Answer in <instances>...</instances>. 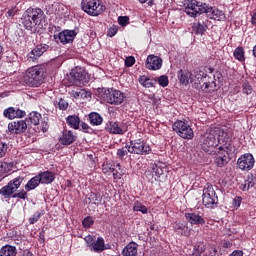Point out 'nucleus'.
Segmentation results:
<instances>
[{
  "instance_id": "obj_40",
  "label": "nucleus",
  "mask_w": 256,
  "mask_h": 256,
  "mask_svg": "<svg viewBox=\"0 0 256 256\" xmlns=\"http://www.w3.org/2000/svg\"><path fill=\"white\" fill-rule=\"evenodd\" d=\"M56 104L60 111H67L69 108V103L63 98H59L58 101H56Z\"/></svg>"
},
{
  "instance_id": "obj_8",
  "label": "nucleus",
  "mask_w": 256,
  "mask_h": 256,
  "mask_svg": "<svg viewBox=\"0 0 256 256\" xmlns=\"http://www.w3.org/2000/svg\"><path fill=\"white\" fill-rule=\"evenodd\" d=\"M202 203L206 209H215L219 205V197L213 188V185L206 184L203 189Z\"/></svg>"
},
{
  "instance_id": "obj_32",
  "label": "nucleus",
  "mask_w": 256,
  "mask_h": 256,
  "mask_svg": "<svg viewBox=\"0 0 256 256\" xmlns=\"http://www.w3.org/2000/svg\"><path fill=\"white\" fill-rule=\"evenodd\" d=\"M123 256H137V243H129L122 251Z\"/></svg>"
},
{
  "instance_id": "obj_19",
  "label": "nucleus",
  "mask_w": 256,
  "mask_h": 256,
  "mask_svg": "<svg viewBox=\"0 0 256 256\" xmlns=\"http://www.w3.org/2000/svg\"><path fill=\"white\" fill-rule=\"evenodd\" d=\"M27 131V122L25 120L12 121L8 124V132L11 135H21Z\"/></svg>"
},
{
  "instance_id": "obj_12",
  "label": "nucleus",
  "mask_w": 256,
  "mask_h": 256,
  "mask_svg": "<svg viewBox=\"0 0 256 256\" xmlns=\"http://www.w3.org/2000/svg\"><path fill=\"white\" fill-rule=\"evenodd\" d=\"M70 81L76 87H83L89 83V73L85 68L76 67L70 72Z\"/></svg>"
},
{
  "instance_id": "obj_60",
  "label": "nucleus",
  "mask_w": 256,
  "mask_h": 256,
  "mask_svg": "<svg viewBox=\"0 0 256 256\" xmlns=\"http://www.w3.org/2000/svg\"><path fill=\"white\" fill-rule=\"evenodd\" d=\"M229 256H243V251L241 250H234Z\"/></svg>"
},
{
  "instance_id": "obj_63",
  "label": "nucleus",
  "mask_w": 256,
  "mask_h": 256,
  "mask_svg": "<svg viewBox=\"0 0 256 256\" xmlns=\"http://www.w3.org/2000/svg\"><path fill=\"white\" fill-rule=\"evenodd\" d=\"M22 256H33V253L29 250H25L22 254Z\"/></svg>"
},
{
  "instance_id": "obj_3",
  "label": "nucleus",
  "mask_w": 256,
  "mask_h": 256,
  "mask_svg": "<svg viewBox=\"0 0 256 256\" xmlns=\"http://www.w3.org/2000/svg\"><path fill=\"white\" fill-rule=\"evenodd\" d=\"M43 19H45V12L41 8H28L22 16V25L27 31H32L34 27H39Z\"/></svg>"
},
{
  "instance_id": "obj_50",
  "label": "nucleus",
  "mask_w": 256,
  "mask_h": 256,
  "mask_svg": "<svg viewBox=\"0 0 256 256\" xmlns=\"http://www.w3.org/2000/svg\"><path fill=\"white\" fill-rule=\"evenodd\" d=\"M84 241H85L87 247H89L90 249H91L92 245L95 243V239L91 235L86 236L84 238Z\"/></svg>"
},
{
  "instance_id": "obj_7",
  "label": "nucleus",
  "mask_w": 256,
  "mask_h": 256,
  "mask_svg": "<svg viewBox=\"0 0 256 256\" xmlns=\"http://www.w3.org/2000/svg\"><path fill=\"white\" fill-rule=\"evenodd\" d=\"M207 9V3L200 2L198 0H185L184 1V12L188 17L196 18L199 15H203Z\"/></svg>"
},
{
  "instance_id": "obj_55",
  "label": "nucleus",
  "mask_w": 256,
  "mask_h": 256,
  "mask_svg": "<svg viewBox=\"0 0 256 256\" xmlns=\"http://www.w3.org/2000/svg\"><path fill=\"white\" fill-rule=\"evenodd\" d=\"M7 167H9V163L7 162H4L0 165V177H4L5 169H7Z\"/></svg>"
},
{
  "instance_id": "obj_25",
  "label": "nucleus",
  "mask_w": 256,
  "mask_h": 256,
  "mask_svg": "<svg viewBox=\"0 0 256 256\" xmlns=\"http://www.w3.org/2000/svg\"><path fill=\"white\" fill-rule=\"evenodd\" d=\"M7 119H23L27 113L19 108L9 107L3 112Z\"/></svg>"
},
{
  "instance_id": "obj_10",
  "label": "nucleus",
  "mask_w": 256,
  "mask_h": 256,
  "mask_svg": "<svg viewBox=\"0 0 256 256\" xmlns=\"http://www.w3.org/2000/svg\"><path fill=\"white\" fill-rule=\"evenodd\" d=\"M172 129L182 139H193V137H195L193 128H191V125H189V122L186 120L175 121Z\"/></svg>"
},
{
  "instance_id": "obj_20",
  "label": "nucleus",
  "mask_w": 256,
  "mask_h": 256,
  "mask_svg": "<svg viewBox=\"0 0 256 256\" xmlns=\"http://www.w3.org/2000/svg\"><path fill=\"white\" fill-rule=\"evenodd\" d=\"M47 51H49V45L38 44L30 53H28L27 59L28 61L35 63V61H37L43 53H47Z\"/></svg>"
},
{
  "instance_id": "obj_9",
  "label": "nucleus",
  "mask_w": 256,
  "mask_h": 256,
  "mask_svg": "<svg viewBox=\"0 0 256 256\" xmlns=\"http://www.w3.org/2000/svg\"><path fill=\"white\" fill-rule=\"evenodd\" d=\"M101 99L105 101V103H109V105H121L126 99L125 93L109 88L104 90L101 94Z\"/></svg>"
},
{
  "instance_id": "obj_46",
  "label": "nucleus",
  "mask_w": 256,
  "mask_h": 256,
  "mask_svg": "<svg viewBox=\"0 0 256 256\" xmlns=\"http://www.w3.org/2000/svg\"><path fill=\"white\" fill-rule=\"evenodd\" d=\"M252 187H253V186H252V184L250 183V181H249L248 179H246V180L244 181V183L239 186V189H240L241 191H249L250 189H252Z\"/></svg>"
},
{
  "instance_id": "obj_35",
  "label": "nucleus",
  "mask_w": 256,
  "mask_h": 256,
  "mask_svg": "<svg viewBox=\"0 0 256 256\" xmlns=\"http://www.w3.org/2000/svg\"><path fill=\"white\" fill-rule=\"evenodd\" d=\"M2 256H17V248L12 245H5L0 249Z\"/></svg>"
},
{
  "instance_id": "obj_62",
  "label": "nucleus",
  "mask_w": 256,
  "mask_h": 256,
  "mask_svg": "<svg viewBox=\"0 0 256 256\" xmlns=\"http://www.w3.org/2000/svg\"><path fill=\"white\" fill-rule=\"evenodd\" d=\"M114 179H121V173L115 172V169H112Z\"/></svg>"
},
{
  "instance_id": "obj_36",
  "label": "nucleus",
  "mask_w": 256,
  "mask_h": 256,
  "mask_svg": "<svg viewBox=\"0 0 256 256\" xmlns=\"http://www.w3.org/2000/svg\"><path fill=\"white\" fill-rule=\"evenodd\" d=\"M205 31H207V25L201 22L193 23L192 33H195V35H204Z\"/></svg>"
},
{
  "instance_id": "obj_45",
  "label": "nucleus",
  "mask_w": 256,
  "mask_h": 256,
  "mask_svg": "<svg viewBox=\"0 0 256 256\" xmlns=\"http://www.w3.org/2000/svg\"><path fill=\"white\" fill-rule=\"evenodd\" d=\"M158 83L160 87H167V85H169V78L165 75H162L158 78Z\"/></svg>"
},
{
  "instance_id": "obj_2",
  "label": "nucleus",
  "mask_w": 256,
  "mask_h": 256,
  "mask_svg": "<svg viewBox=\"0 0 256 256\" xmlns=\"http://www.w3.org/2000/svg\"><path fill=\"white\" fill-rule=\"evenodd\" d=\"M21 183H23V177L21 176L12 179L7 185L0 189V195H2L4 199H11L12 197L13 199H23V201H25V199L29 197L27 191L21 190L15 193V191L21 187Z\"/></svg>"
},
{
  "instance_id": "obj_64",
  "label": "nucleus",
  "mask_w": 256,
  "mask_h": 256,
  "mask_svg": "<svg viewBox=\"0 0 256 256\" xmlns=\"http://www.w3.org/2000/svg\"><path fill=\"white\" fill-rule=\"evenodd\" d=\"M7 15L8 17H15V10H8Z\"/></svg>"
},
{
  "instance_id": "obj_44",
  "label": "nucleus",
  "mask_w": 256,
  "mask_h": 256,
  "mask_svg": "<svg viewBox=\"0 0 256 256\" xmlns=\"http://www.w3.org/2000/svg\"><path fill=\"white\" fill-rule=\"evenodd\" d=\"M80 127H81L80 130H82L83 133H89V134L94 133L93 128H91V126H89V124H87L85 122H81Z\"/></svg>"
},
{
  "instance_id": "obj_38",
  "label": "nucleus",
  "mask_w": 256,
  "mask_h": 256,
  "mask_svg": "<svg viewBox=\"0 0 256 256\" xmlns=\"http://www.w3.org/2000/svg\"><path fill=\"white\" fill-rule=\"evenodd\" d=\"M133 211H139L140 213H143V215H147L149 210L147 209V206L143 205V203L140 201H135L133 205Z\"/></svg>"
},
{
  "instance_id": "obj_59",
  "label": "nucleus",
  "mask_w": 256,
  "mask_h": 256,
  "mask_svg": "<svg viewBox=\"0 0 256 256\" xmlns=\"http://www.w3.org/2000/svg\"><path fill=\"white\" fill-rule=\"evenodd\" d=\"M218 249L217 246L213 245L209 248V255L210 256H217Z\"/></svg>"
},
{
  "instance_id": "obj_22",
  "label": "nucleus",
  "mask_w": 256,
  "mask_h": 256,
  "mask_svg": "<svg viewBox=\"0 0 256 256\" xmlns=\"http://www.w3.org/2000/svg\"><path fill=\"white\" fill-rule=\"evenodd\" d=\"M77 141V134H75L71 130H63L61 136L59 137V143L60 145H73Z\"/></svg>"
},
{
  "instance_id": "obj_61",
  "label": "nucleus",
  "mask_w": 256,
  "mask_h": 256,
  "mask_svg": "<svg viewBox=\"0 0 256 256\" xmlns=\"http://www.w3.org/2000/svg\"><path fill=\"white\" fill-rule=\"evenodd\" d=\"M232 245L233 244L231 242L225 241L223 242L222 247H224V249H231Z\"/></svg>"
},
{
  "instance_id": "obj_28",
  "label": "nucleus",
  "mask_w": 256,
  "mask_h": 256,
  "mask_svg": "<svg viewBox=\"0 0 256 256\" xmlns=\"http://www.w3.org/2000/svg\"><path fill=\"white\" fill-rule=\"evenodd\" d=\"M88 121L93 127H98V125L103 124V116L97 112H91L88 115Z\"/></svg>"
},
{
  "instance_id": "obj_21",
  "label": "nucleus",
  "mask_w": 256,
  "mask_h": 256,
  "mask_svg": "<svg viewBox=\"0 0 256 256\" xmlns=\"http://www.w3.org/2000/svg\"><path fill=\"white\" fill-rule=\"evenodd\" d=\"M205 15L209 19H214V21H225V13L215 7L206 4V9L204 11Z\"/></svg>"
},
{
  "instance_id": "obj_42",
  "label": "nucleus",
  "mask_w": 256,
  "mask_h": 256,
  "mask_svg": "<svg viewBox=\"0 0 256 256\" xmlns=\"http://www.w3.org/2000/svg\"><path fill=\"white\" fill-rule=\"evenodd\" d=\"M7 149H9L7 143L0 140V159H3V157H5V155L7 154Z\"/></svg>"
},
{
  "instance_id": "obj_47",
  "label": "nucleus",
  "mask_w": 256,
  "mask_h": 256,
  "mask_svg": "<svg viewBox=\"0 0 256 256\" xmlns=\"http://www.w3.org/2000/svg\"><path fill=\"white\" fill-rule=\"evenodd\" d=\"M127 153H129V150H127L126 147L119 148L117 150V156L119 157V159H125V156L127 155Z\"/></svg>"
},
{
  "instance_id": "obj_26",
  "label": "nucleus",
  "mask_w": 256,
  "mask_h": 256,
  "mask_svg": "<svg viewBox=\"0 0 256 256\" xmlns=\"http://www.w3.org/2000/svg\"><path fill=\"white\" fill-rule=\"evenodd\" d=\"M38 179L42 185H51L55 181V173L51 171H44L38 174Z\"/></svg>"
},
{
  "instance_id": "obj_15",
  "label": "nucleus",
  "mask_w": 256,
  "mask_h": 256,
  "mask_svg": "<svg viewBox=\"0 0 256 256\" xmlns=\"http://www.w3.org/2000/svg\"><path fill=\"white\" fill-rule=\"evenodd\" d=\"M223 79V74L217 71L214 74L208 75V80L204 82L201 89L204 93H212V91H217V81L220 82Z\"/></svg>"
},
{
  "instance_id": "obj_27",
  "label": "nucleus",
  "mask_w": 256,
  "mask_h": 256,
  "mask_svg": "<svg viewBox=\"0 0 256 256\" xmlns=\"http://www.w3.org/2000/svg\"><path fill=\"white\" fill-rule=\"evenodd\" d=\"M174 231L178 235H184V237H189V235H191V230L189 229L187 222H176L174 224Z\"/></svg>"
},
{
  "instance_id": "obj_34",
  "label": "nucleus",
  "mask_w": 256,
  "mask_h": 256,
  "mask_svg": "<svg viewBox=\"0 0 256 256\" xmlns=\"http://www.w3.org/2000/svg\"><path fill=\"white\" fill-rule=\"evenodd\" d=\"M66 123L71 129L77 130L81 124V119H79L77 115H70L66 118Z\"/></svg>"
},
{
  "instance_id": "obj_56",
  "label": "nucleus",
  "mask_w": 256,
  "mask_h": 256,
  "mask_svg": "<svg viewBox=\"0 0 256 256\" xmlns=\"http://www.w3.org/2000/svg\"><path fill=\"white\" fill-rule=\"evenodd\" d=\"M119 31V29H117V27H112L108 30V37H115V35H117V32Z\"/></svg>"
},
{
  "instance_id": "obj_58",
  "label": "nucleus",
  "mask_w": 256,
  "mask_h": 256,
  "mask_svg": "<svg viewBox=\"0 0 256 256\" xmlns=\"http://www.w3.org/2000/svg\"><path fill=\"white\" fill-rule=\"evenodd\" d=\"M247 179L250 181L253 187L256 184V174H248Z\"/></svg>"
},
{
  "instance_id": "obj_6",
  "label": "nucleus",
  "mask_w": 256,
  "mask_h": 256,
  "mask_svg": "<svg viewBox=\"0 0 256 256\" xmlns=\"http://www.w3.org/2000/svg\"><path fill=\"white\" fill-rule=\"evenodd\" d=\"M81 9L91 17H99L105 11V5L101 0H82Z\"/></svg>"
},
{
  "instance_id": "obj_11",
  "label": "nucleus",
  "mask_w": 256,
  "mask_h": 256,
  "mask_svg": "<svg viewBox=\"0 0 256 256\" xmlns=\"http://www.w3.org/2000/svg\"><path fill=\"white\" fill-rule=\"evenodd\" d=\"M125 148L128 153L134 155H149L151 153V146L141 139L130 141L125 145Z\"/></svg>"
},
{
  "instance_id": "obj_54",
  "label": "nucleus",
  "mask_w": 256,
  "mask_h": 256,
  "mask_svg": "<svg viewBox=\"0 0 256 256\" xmlns=\"http://www.w3.org/2000/svg\"><path fill=\"white\" fill-rule=\"evenodd\" d=\"M153 171H154L156 177H160L161 175H163V168L161 166L155 165L153 167Z\"/></svg>"
},
{
  "instance_id": "obj_23",
  "label": "nucleus",
  "mask_w": 256,
  "mask_h": 256,
  "mask_svg": "<svg viewBox=\"0 0 256 256\" xmlns=\"http://www.w3.org/2000/svg\"><path fill=\"white\" fill-rule=\"evenodd\" d=\"M163 67V59L155 55H149L146 59V69L159 71Z\"/></svg>"
},
{
  "instance_id": "obj_51",
  "label": "nucleus",
  "mask_w": 256,
  "mask_h": 256,
  "mask_svg": "<svg viewBox=\"0 0 256 256\" xmlns=\"http://www.w3.org/2000/svg\"><path fill=\"white\" fill-rule=\"evenodd\" d=\"M40 218H41V213L36 212V213L29 219L30 225H34V223H37Z\"/></svg>"
},
{
  "instance_id": "obj_33",
  "label": "nucleus",
  "mask_w": 256,
  "mask_h": 256,
  "mask_svg": "<svg viewBox=\"0 0 256 256\" xmlns=\"http://www.w3.org/2000/svg\"><path fill=\"white\" fill-rule=\"evenodd\" d=\"M138 81H139L140 85H143L146 89L155 87V85H157V80L151 79L147 76H140Z\"/></svg>"
},
{
  "instance_id": "obj_16",
  "label": "nucleus",
  "mask_w": 256,
  "mask_h": 256,
  "mask_svg": "<svg viewBox=\"0 0 256 256\" xmlns=\"http://www.w3.org/2000/svg\"><path fill=\"white\" fill-rule=\"evenodd\" d=\"M237 165L241 171H251L255 167V157L251 153L243 154L238 158Z\"/></svg>"
},
{
  "instance_id": "obj_17",
  "label": "nucleus",
  "mask_w": 256,
  "mask_h": 256,
  "mask_svg": "<svg viewBox=\"0 0 256 256\" xmlns=\"http://www.w3.org/2000/svg\"><path fill=\"white\" fill-rule=\"evenodd\" d=\"M128 130L127 124H119L115 121H108L105 124V131L111 135H125Z\"/></svg>"
},
{
  "instance_id": "obj_49",
  "label": "nucleus",
  "mask_w": 256,
  "mask_h": 256,
  "mask_svg": "<svg viewBox=\"0 0 256 256\" xmlns=\"http://www.w3.org/2000/svg\"><path fill=\"white\" fill-rule=\"evenodd\" d=\"M80 99H91V91L80 89Z\"/></svg>"
},
{
  "instance_id": "obj_43",
  "label": "nucleus",
  "mask_w": 256,
  "mask_h": 256,
  "mask_svg": "<svg viewBox=\"0 0 256 256\" xmlns=\"http://www.w3.org/2000/svg\"><path fill=\"white\" fill-rule=\"evenodd\" d=\"M242 91L245 95H251V93H253V87L249 82H244L242 85Z\"/></svg>"
},
{
  "instance_id": "obj_48",
  "label": "nucleus",
  "mask_w": 256,
  "mask_h": 256,
  "mask_svg": "<svg viewBox=\"0 0 256 256\" xmlns=\"http://www.w3.org/2000/svg\"><path fill=\"white\" fill-rule=\"evenodd\" d=\"M118 23L121 25V27H125L129 25V17L127 16H120L118 17Z\"/></svg>"
},
{
  "instance_id": "obj_13",
  "label": "nucleus",
  "mask_w": 256,
  "mask_h": 256,
  "mask_svg": "<svg viewBox=\"0 0 256 256\" xmlns=\"http://www.w3.org/2000/svg\"><path fill=\"white\" fill-rule=\"evenodd\" d=\"M215 69L211 67L206 68H196L191 72L192 78L191 83L194 84V87L196 89H199V85H201V82L203 85H205V81H209V75L207 73H213Z\"/></svg>"
},
{
  "instance_id": "obj_41",
  "label": "nucleus",
  "mask_w": 256,
  "mask_h": 256,
  "mask_svg": "<svg viewBox=\"0 0 256 256\" xmlns=\"http://www.w3.org/2000/svg\"><path fill=\"white\" fill-rule=\"evenodd\" d=\"M93 223H95V221L93 220V217H91V216H87L82 221V225L85 229H89V227H91L93 225Z\"/></svg>"
},
{
  "instance_id": "obj_37",
  "label": "nucleus",
  "mask_w": 256,
  "mask_h": 256,
  "mask_svg": "<svg viewBox=\"0 0 256 256\" xmlns=\"http://www.w3.org/2000/svg\"><path fill=\"white\" fill-rule=\"evenodd\" d=\"M233 56L237 61H240V63H243L245 61V50H243V47H237L234 50Z\"/></svg>"
},
{
  "instance_id": "obj_30",
  "label": "nucleus",
  "mask_w": 256,
  "mask_h": 256,
  "mask_svg": "<svg viewBox=\"0 0 256 256\" xmlns=\"http://www.w3.org/2000/svg\"><path fill=\"white\" fill-rule=\"evenodd\" d=\"M39 185H41V180L39 179V176L36 175L27 182L25 191H33L34 189H37Z\"/></svg>"
},
{
  "instance_id": "obj_18",
  "label": "nucleus",
  "mask_w": 256,
  "mask_h": 256,
  "mask_svg": "<svg viewBox=\"0 0 256 256\" xmlns=\"http://www.w3.org/2000/svg\"><path fill=\"white\" fill-rule=\"evenodd\" d=\"M53 37L57 43L61 42L62 45H67V43H73V41H75L77 32H75V30H64L58 34H54Z\"/></svg>"
},
{
  "instance_id": "obj_52",
  "label": "nucleus",
  "mask_w": 256,
  "mask_h": 256,
  "mask_svg": "<svg viewBox=\"0 0 256 256\" xmlns=\"http://www.w3.org/2000/svg\"><path fill=\"white\" fill-rule=\"evenodd\" d=\"M242 202H243V198L235 197L232 203L234 209H239V207H241Z\"/></svg>"
},
{
  "instance_id": "obj_4",
  "label": "nucleus",
  "mask_w": 256,
  "mask_h": 256,
  "mask_svg": "<svg viewBox=\"0 0 256 256\" xmlns=\"http://www.w3.org/2000/svg\"><path fill=\"white\" fill-rule=\"evenodd\" d=\"M23 81L28 87H39L45 81V68L41 65L28 68L23 76Z\"/></svg>"
},
{
  "instance_id": "obj_29",
  "label": "nucleus",
  "mask_w": 256,
  "mask_h": 256,
  "mask_svg": "<svg viewBox=\"0 0 256 256\" xmlns=\"http://www.w3.org/2000/svg\"><path fill=\"white\" fill-rule=\"evenodd\" d=\"M178 79L181 85H187L188 83H191L192 74L187 70H180L178 72Z\"/></svg>"
},
{
  "instance_id": "obj_31",
  "label": "nucleus",
  "mask_w": 256,
  "mask_h": 256,
  "mask_svg": "<svg viewBox=\"0 0 256 256\" xmlns=\"http://www.w3.org/2000/svg\"><path fill=\"white\" fill-rule=\"evenodd\" d=\"M90 251H94V253H101V251H105V240L103 238L98 237L96 241H94Z\"/></svg>"
},
{
  "instance_id": "obj_5",
  "label": "nucleus",
  "mask_w": 256,
  "mask_h": 256,
  "mask_svg": "<svg viewBox=\"0 0 256 256\" xmlns=\"http://www.w3.org/2000/svg\"><path fill=\"white\" fill-rule=\"evenodd\" d=\"M215 155V164L217 167H225L229 163L231 155H235V146L231 143H225L214 150L212 154Z\"/></svg>"
},
{
  "instance_id": "obj_24",
  "label": "nucleus",
  "mask_w": 256,
  "mask_h": 256,
  "mask_svg": "<svg viewBox=\"0 0 256 256\" xmlns=\"http://www.w3.org/2000/svg\"><path fill=\"white\" fill-rule=\"evenodd\" d=\"M185 219L190 225H205V218L199 212L185 213Z\"/></svg>"
},
{
  "instance_id": "obj_1",
  "label": "nucleus",
  "mask_w": 256,
  "mask_h": 256,
  "mask_svg": "<svg viewBox=\"0 0 256 256\" xmlns=\"http://www.w3.org/2000/svg\"><path fill=\"white\" fill-rule=\"evenodd\" d=\"M229 141H231V137H229L227 132L219 128L211 129L209 132H206L202 138V151H205V153H208V155L213 154L214 151L219 149V144L221 145V143H229Z\"/></svg>"
},
{
  "instance_id": "obj_14",
  "label": "nucleus",
  "mask_w": 256,
  "mask_h": 256,
  "mask_svg": "<svg viewBox=\"0 0 256 256\" xmlns=\"http://www.w3.org/2000/svg\"><path fill=\"white\" fill-rule=\"evenodd\" d=\"M31 125H38V133H47L49 131V118L41 116V113L33 111L28 115Z\"/></svg>"
},
{
  "instance_id": "obj_53",
  "label": "nucleus",
  "mask_w": 256,
  "mask_h": 256,
  "mask_svg": "<svg viewBox=\"0 0 256 256\" xmlns=\"http://www.w3.org/2000/svg\"><path fill=\"white\" fill-rule=\"evenodd\" d=\"M126 67H133L135 65V57L129 56L125 60Z\"/></svg>"
},
{
  "instance_id": "obj_57",
  "label": "nucleus",
  "mask_w": 256,
  "mask_h": 256,
  "mask_svg": "<svg viewBox=\"0 0 256 256\" xmlns=\"http://www.w3.org/2000/svg\"><path fill=\"white\" fill-rule=\"evenodd\" d=\"M70 96L73 97L74 99H81V90H78V91L72 90L70 92Z\"/></svg>"
},
{
  "instance_id": "obj_39",
  "label": "nucleus",
  "mask_w": 256,
  "mask_h": 256,
  "mask_svg": "<svg viewBox=\"0 0 256 256\" xmlns=\"http://www.w3.org/2000/svg\"><path fill=\"white\" fill-rule=\"evenodd\" d=\"M88 199L90 203H93V205H99V203L103 201V197H101V194L93 192L90 193Z\"/></svg>"
}]
</instances>
